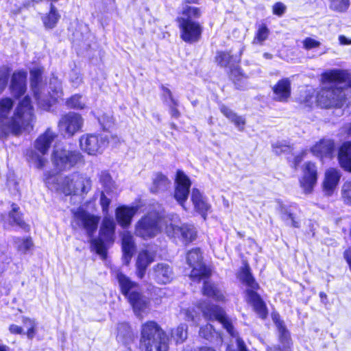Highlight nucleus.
<instances>
[{
    "label": "nucleus",
    "mask_w": 351,
    "mask_h": 351,
    "mask_svg": "<svg viewBox=\"0 0 351 351\" xmlns=\"http://www.w3.org/2000/svg\"><path fill=\"white\" fill-rule=\"evenodd\" d=\"M14 101L9 97L0 99V138L10 134L17 135L22 130L32 129L34 120L30 98L25 96L13 110Z\"/></svg>",
    "instance_id": "nucleus-1"
},
{
    "label": "nucleus",
    "mask_w": 351,
    "mask_h": 351,
    "mask_svg": "<svg viewBox=\"0 0 351 351\" xmlns=\"http://www.w3.org/2000/svg\"><path fill=\"white\" fill-rule=\"evenodd\" d=\"M324 82L335 83V87L324 88L317 96L322 108L341 107L351 94V79L348 73L342 70H330L322 75Z\"/></svg>",
    "instance_id": "nucleus-2"
},
{
    "label": "nucleus",
    "mask_w": 351,
    "mask_h": 351,
    "mask_svg": "<svg viewBox=\"0 0 351 351\" xmlns=\"http://www.w3.org/2000/svg\"><path fill=\"white\" fill-rule=\"evenodd\" d=\"M186 262L192 268L190 278L193 282L204 280L203 294L217 302H225L224 292L217 284L207 281L211 270L202 262V252L199 248L190 250L186 255Z\"/></svg>",
    "instance_id": "nucleus-3"
},
{
    "label": "nucleus",
    "mask_w": 351,
    "mask_h": 351,
    "mask_svg": "<svg viewBox=\"0 0 351 351\" xmlns=\"http://www.w3.org/2000/svg\"><path fill=\"white\" fill-rule=\"evenodd\" d=\"M43 69L36 67L30 71L31 88L34 93L39 108L49 110L52 104L62 95L60 82L57 77H53L49 82V89L46 90L45 86L42 82Z\"/></svg>",
    "instance_id": "nucleus-4"
},
{
    "label": "nucleus",
    "mask_w": 351,
    "mask_h": 351,
    "mask_svg": "<svg viewBox=\"0 0 351 351\" xmlns=\"http://www.w3.org/2000/svg\"><path fill=\"white\" fill-rule=\"evenodd\" d=\"M45 176V184L49 189L62 192L66 195H84L91 189V180L84 174L73 173L62 178L46 173Z\"/></svg>",
    "instance_id": "nucleus-5"
},
{
    "label": "nucleus",
    "mask_w": 351,
    "mask_h": 351,
    "mask_svg": "<svg viewBox=\"0 0 351 351\" xmlns=\"http://www.w3.org/2000/svg\"><path fill=\"white\" fill-rule=\"evenodd\" d=\"M168 337L155 322L142 326L141 343L145 351H168Z\"/></svg>",
    "instance_id": "nucleus-6"
},
{
    "label": "nucleus",
    "mask_w": 351,
    "mask_h": 351,
    "mask_svg": "<svg viewBox=\"0 0 351 351\" xmlns=\"http://www.w3.org/2000/svg\"><path fill=\"white\" fill-rule=\"evenodd\" d=\"M198 309L201 310L204 318L206 320H217L233 337H237V344L239 351H247L244 341L237 337V332L234 330L232 321L226 316L223 309L208 302L200 303ZM227 351H231L230 346H228Z\"/></svg>",
    "instance_id": "nucleus-7"
},
{
    "label": "nucleus",
    "mask_w": 351,
    "mask_h": 351,
    "mask_svg": "<svg viewBox=\"0 0 351 351\" xmlns=\"http://www.w3.org/2000/svg\"><path fill=\"white\" fill-rule=\"evenodd\" d=\"M170 215L162 217L158 212H150L143 217L135 226V234L143 239L155 237L162 230L164 226L169 224Z\"/></svg>",
    "instance_id": "nucleus-8"
},
{
    "label": "nucleus",
    "mask_w": 351,
    "mask_h": 351,
    "mask_svg": "<svg viewBox=\"0 0 351 351\" xmlns=\"http://www.w3.org/2000/svg\"><path fill=\"white\" fill-rule=\"evenodd\" d=\"M115 223L112 218L105 216L99 230L100 237L91 239L90 240L91 249L100 255L103 258L106 256L107 250L104 243L106 241H113L114 234Z\"/></svg>",
    "instance_id": "nucleus-9"
},
{
    "label": "nucleus",
    "mask_w": 351,
    "mask_h": 351,
    "mask_svg": "<svg viewBox=\"0 0 351 351\" xmlns=\"http://www.w3.org/2000/svg\"><path fill=\"white\" fill-rule=\"evenodd\" d=\"M57 137L56 134L50 128H48L45 133L41 134L35 141V148L42 154L39 155L36 152L31 151L28 157L29 160L35 165L36 168H43L46 162V158L43 156L48 152L51 143Z\"/></svg>",
    "instance_id": "nucleus-10"
},
{
    "label": "nucleus",
    "mask_w": 351,
    "mask_h": 351,
    "mask_svg": "<svg viewBox=\"0 0 351 351\" xmlns=\"http://www.w3.org/2000/svg\"><path fill=\"white\" fill-rule=\"evenodd\" d=\"M169 221V224H167L165 228L169 237L181 239L186 243L195 239L197 232L193 226L189 224L180 226V219L177 215H171Z\"/></svg>",
    "instance_id": "nucleus-11"
},
{
    "label": "nucleus",
    "mask_w": 351,
    "mask_h": 351,
    "mask_svg": "<svg viewBox=\"0 0 351 351\" xmlns=\"http://www.w3.org/2000/svg\"><path fill=\"white\" fill-rule=\"evenodd\" d=\"M108 137L104 134H86L80 138L81 149L92 156L101 154L108 146Z\"/></svg>",
    "instance_id": "nucleus-12"
},
{
    "label": "nucleus",
    "mask_w": 351,
    "mask_h": 351,
    "mask_svg": "<svg viewBox=\"0 0 351 351\" xmlns=\"http://www.w3.org/2000/svg\"><path fill=\"white\" fill-rule=\"evenodd\" d=\"M82 158L81 154L77 151L67 150L56 146L52 154V162L60 171L70 169Z\"/></svg>",
    "instance_id": "nucleus-13"
},
{
    "label": "nucleus",
    "mask_w": 351,
    "mask_h": 351,
    "mask_svg": "<svg viewBox=\"0 0 351 351\" xmlns=\"http://www.w3.org/2000/svg\"><path fill=\"white\" fill-rule=\"evenodd\" d=\"M100 218L83 209L78 208L73 213L72 226L73 228L84 229L91 237L97 229Z\"/></svg>",
    "instance_id": "nucleus-14"
},
{
    "label": "nucleus",
    "mask_w": 351,
    "mask_h": 351,
    "mask_svg": "<svg viewBox=\"0 0 351 351\" xmlns=\"http://www.w3.org/2000/svg\"><path fill=\"white\" fill-rule=\"evenodd\" d=\"M180 32V38L186 43L197 42L202 32V27L197 21H187L184 19H177Z\"/></svg>",
    "instance_id": "nucleus-15"
},
{
    "label": "nucleus",
    "mask_w": 351,
    "mask_h": 351,
    "mask_svg": "<svg viewBox=\"0 0 351 351\" xmlns=\"http://www.w3.org/2000/svg\"><path fill=\"white\" fill-rule=\"evenodd\" d=\"M84 119L80 114L69 112L63 115L58 122L60 132L68 136H73L82 128Z\"/></svg>",
    "instance_id": "nucleus-16"
},
{
    "label": "nucleus",
    "mask_w": 351,
    "mask_h": 351,
    "mask_svg": "<svg viewBox=\"0 0 351 351\" xmlns=\"http://www.w3.org/2000/svg\"><path fill=\"white\" fill-rule=\"evenodd\" d=\"M317 180V169L315 164L308 162L305 163L303 176L300 180V184L306 194L311 193Z\"/></svg>",
    "instance_id": "nucleus-17"
},
{
    "label": "nucleus",
    "mask_w": 351,
    "mask_h": 351,
    "mask_svg": "<svg viewBox=\"0 0 351 351\" xmlns=\"http://www.w3.org/2000/svg\"><path fill=\"white\" fill-rule=\"evenodd\" d=\"M176 187L174 197L177 202L184 208V202L188 198L191 181L182 171H178L176 179Z\"/></svg>",
    "instance_id": "nucleus-18"
},
{
    "label": "nucleus",
    "mask_w": 351,
    "mask_h": 351,
    "mask_svg": "<svg viewBox=\"0 0 351 351\" xmlns=\"http://www.w3.org/2000/svg\"><path fill=\"white\" fill-rule=\"evenodd\" d=\"M112 273L119 283L121 293L127 299L133 293L138 292L139 290V285L138 283L132 281L119 269H114L112 270Z\"/></svg>",
    "instance_id": "nucleus-19"
},
{
    "label": "nucleus",
    "mask_w": 351,
    "mask_h": 351,
    "mask_svg": "<svg viewBox=\"0 0 351 351\" xmlns=\"http://www.w3.org/2000/svg\"><path fill=\"white\" fill-rule=\"evenodd\" d=\"M128 300L132 306L134 314L140 319L143 314L147 313L149 310V299L142 295L139 290L129 296Z\"/></svg>",
    "instance_id": "nucleus-20"
},
{
    "label": "nucleus",
    "mask_w": 351,
    "mask_h": 351,
    "mask_svg": "<svg viewBox=\"0 0 351 351\" xmlns=\"http://www.w3.org/2000/svg\"><path fill=\"white\" fill-rule=\"evenodd\" d=\"M27 72L19 70L13 73L10 85L12 94L15 97L23 95L27 89Z\"/></svg>",
    "instance_id": "nucleus-21"
},
{
    "label": "nucleus",
    "mask_w": 351,
    "mask_h": 351,
    "mask_svg": "<svg viewBox=\"0 0 351 351\" xmlns=\"http://www.w3.org/2000/svg\"><path fill=\"white\" fill-rule=\"evenodd\" d=\"M335 151V144L330 139H322L311 148V153L316 157L323 160L324 158H331Z\"/></svg>",
    "instance_id": "nucleus-22"
},
{
    "label": "nucleus",
    "mask_w": 351,
    "mask_h": 351,
    "mask_svg": "<svg viewBox=\"0 0 351 351\" xmlns=\"http://www.w3.org/2000/svg\"><path fill=\"white\" fill-rule=\"evenodd\" d=\"M138 210V207L136 206H121L118 207L115 211L118 223L123 228L129 227L133 217L136 215Z\"/></svg>",
    "instance_id": "nucleus-23"
},
{
    "label": "nucleus",
    "mask_w": 351,
    "mask_h": 351,
    "mask_svg": "<svg viewBox=\"0 0 351 351\" xmlns=\"http://www.w3.org/2000/svg\"><path fill=\"white\" fill-rule=\"evenodd\" d=\"M152 276L158 283L167 284L173 279V273L169 264L161 263L153 268Z\"/></svg>",
    "instance_id": "nucleus-24"
},
{
    "label": "nucleus",
    "mask_w": 351,
    "mask_h": 351,
    "mask_svg": "<svg viewBox=\"0 0 351 351\" xmlns=\"http://www.w3.org/2000/svg\"><path fill=\"white\" fill-rule=\"evenodd\" d=\"M341 176L339 170L337 169L330 168L326 171L323 188L327 195H331L335 190Z\"/></svg>",
    "instance_id": "nucleus-25"
},
{
    "label": "nucleus",
    "mask_w": 351,
    "mask_h": 351,
    "mask_svg": "<svg viewBox=\"0 0 351 351\" xmlns=\"http://www.w3.org/2000/svg\"><path fill=\"white\" fill-rule=\"evenodd\" d=\"M274 99L286 102L291 95V84L288 79L280 80L273 88Z\"/></svg>",
    "instance_id": "nucleus-26"
},
{
    "label": "nucleus",
    "mask_w": 351,
    "mask_h": 351,
    "mask_svg": "<svg viewBox=\"0 0 351 351\" xmlns=\"http://www.w3.org/2000/svg\"><path fill=\"white\" fill-rule=\"evenodd\" d=\"M154 259V254L147 250L141 251L137 257L136 275L139 278H143L145 274L147 267L151 264Z\"/></svg>",
    "instance_id": "nucleus-27"
},
{
    "label": "nucleus",
    "mask_w": 351,
    "mask_h": 351,
    "mask_svg": "<svg viewBox=\"0 0 351 351\" xmlns=\"http://www.w3.org/2000/svg\"><path fill=\"white\" fill-rule=\"evenodd\" d=\"M123 260L128 265L135 251L134 238L129 232H124L122 234Z\"/></svg>",
    "instance_id": "nucleus-28"
},
{
    "label": "nucleus",
    "mask_w": 351,
    "mask_h": 351,
    "mask_svg": "<svg viewBox=\"0 0 351 351\" xmlns=\"http://www.w3.org/2000/svg\"><path fill=\"white\" fill-rule=\"evenodd\" d=\"M191 200L195 209L205 219L206 212L210 209V204L206 197L197 189H193L191 193Z\"/></svg>",
    "instance_id": "nucleus-29"
},
{
    "label": "nucleus",
    "mask_w": 351,
    "mask_h": 351,
    "mask_svg": "<svg viewBox=\"0 0 351 351\" xmlns=\"http://www.w3.org/2000/svg\"><path fill=\"white\" fill-rule=\"evenodd\" d=\"M247 300L252 304L254 311L260 317L264 319L266 317L267 312L265 303L260 296L253 290L247 291Z\"/></svg>",
    "instance_id": "nucleus-30"
},
{
    "label": "nucleus",
    "mask_w": 351,
    "mask_h": 351,
    "mask_svg": "<svg viewBox=\"0 0 351 351\" xmlns=\"http://www.w3.org/2000/svg\"><path fill=\"white\" fill-rule=\"evenodd\" d=\"M12 211L9 213L8 215L2 216L1 217V221L4 228H10L14 225H16L21 228H24L25 223L18 213L19 207L16 204H12Z\"/></svg>",
    "instance_id": "nucleus-31"
},
{
    "label": "nucleus",
    "mask_w": 351,
    "mask_h": 351,
    "mask_svg": "<svg viewBox=\"0 0 351 351\" xmlns=\"http://www.w3.org/2000/svg\"><path fill=\"white\" fill-rule=\"evenodd\" d=\"M338 158L341 167L351 172V142L344 143L341 146Z\"/></svg>",
    "instance_id": "nucleus-32"
},
{
    "label": "nucleus",
    "mask_w": 351,
    "mask_h": 351,
    "mask_svg": "<svg viewBox=\"0 0 351 351\" xmlns=\"http://www.w3.org/2000/svg\"><path fill=\"white\" fill-rule=\"evenodd\" d=\"M117 340L123 345L128 346L134 339V335L127 323H120L117 326Z\"/></svg>",
    "instance_id": "nucleus-33"
},
{
    "label": "nucleus",
    "mask_w": 351,
    "mask_h": 351,
    "mask_svg": "<svg viewBox=\"0 0 351 351\" xmlns=\"http://www.w3.org/2000/svg\"><path fill=\"white\" fill-rule=\"evenodd\" d=\"M169 186L170 181L165 176L156 173L153 178V184L150 188V191L152 193H159L167 190Z\"/></svg>",
    "instance_id": "nucleus-34"
},
{
    "label": "nucleus",
    "mask_w": 351,
    "mask_h": 351,
    "mask_svg": "<svg viewBox=\"0 0 351 351\" xmlns=\"http://www.w3.org/2000/svg\"><path fill=\"white\" fill-rule=\"evenodd\" d=\"M220 110L224 116L234 124L239 131L243 130L245 121L243 117L237 115L232 110L224 105H222L220 107Z\"/></svg>",
    "instance_id": "nucleus-35"
},
{
    "label": "nucleus",
    "mask_w": 351,
    "mask_h": 351,
    "mask_svg": "<svg viewBox=\"0 0 351 351\" xmlns=\"http://www.w3.org/2000/svg\"><path fill=\"white\" fill-rule=\"evenodd\" d=\"M272 319L277 327L280 342L285 347L287 346L289 341V333L286 329L283 321L280 319V315L276 313L272 314Z\"/></svg>",
    "instance_id": "nucleus-36"
},
{
    "label": "nucleus",
    "mask_w": 351,
    "mask_h": 351,
    "mask_svg": "<svg viewBox=\"0 0 351 351\" xmlns=\"http://www.w3.org/2000/svg\"><path fill=\"white\" fill-rule=\"evenodd\" d=\"M202 15L200 8L191 5L182 4V16L178 19H184L187 21H195Z\"/></svg>",
    "instance_id": "nucleus-37"
},
{
    "label": "nucleus",
    "mask_w": 351,
    "mask_h": 351,
    "mask_svg": "<svg viewBox=\"0 0 351 351\" xmlns=\"http://www.w3.org/2000/svg\"><path fill=\"white\" fill-rule=\"evenodd\" d=\"M280 213L281 219L287 225L291 226L294 228H298L300 226V223L296 219L291 207L281 206L280 209Z\"/></svg>",
    "instance_id": "nucleus-38"
},
{
    "label": "nucleus",
    "mask_w": 351,
    "mask_h": 351,
    "mask_svg": "<svg viewBox=\"0 0 351 351\" xmlns=\"http://www.w3.org/2000/svg\"><path fill=\"white\" fill-rule=\"evenodd\" d=\"M239 278L243 283L251 288L253 291L258 287V284L255 282L254 278L250 274V268L247 266H245L241 269L239 274Z\"/></svg>",
    "instance_id": "nucleus-39"
},
{
    "label": "nucleus",
    "mask_w": 351,
    "mask_h": 351,
    "mask_svg": "<svg viewBox=\"0 0 351 351\" xmlns=\"http://www.w3.org/2000/svg\"><path fill=\"white\" fill-rule=\"evenodd\" d=\"M230 77L233 80L237 88L243 89L245 87L247 78L242 74L239 68L231 69Z\"/></svg>",
    "instance_id": "nucleus-40"
},
{
    "label": "nucleus",
    "mask_w": 351,
    "mask_h": 351,
    "mask_svg": "<svg viewBox=\"0 0 351 351\" xmlns=\"http://www.w3.org/2000/svg\"><path fill=\"white\" fill-rule=\"evenodd\" d=\"M330 10L338 12H346L350 7V0H328Z\"/></svg>",
    "instance_id": "nucleus-41"
},
{
    "label": "nucleus",
    "mask_w": 351,
    "mask_h": 351,
    "mask_svg": "<svg viewBox=\"0 0 351 351\" xmlns=\"http://www.w3.org/2000/svg\"><path fill=\"white\" fill-rule=\"evenodd\" d=\"M60 19V14L58 13L55 6L51 3V10L49 14L43 18V23L47 28L51 29L55 27Z\"/></svg>",
    "instance_id": "nucleus-42"
},
{
    "label": "nucleus",
    "mask_w": 351,
    "mask_h": 351,
    "mask_svg": "<svg viewBox=\"0 0 351 351\" xmlns=\"http://www.w3.org/2000/svg\"><path fill=\"white\" fill-rule=\"evenodd\" d=\"M99 182L107 193L115 189V184L107 171H101L99 174Z\"/></svg>",
    "instance_id": "nucleus-43"
},
{
    "label": "nucleus",
    "mask_w": 351,
    "mask_h": 351,
    "mask_svg": "<svg viewBox=\"0 0 351 351\" xmlns=\"http://www.w3.org/2000/svg\"><path fill=\"white\" fill-rule=\"evenodd\" d=\"M171 336L177 343H182L187 338L186 324H182L178 326L176 329L172 330Z\"/></svg>",
    "instance_id": "nucleus-44"
},
{
    "label": "nucleus",
    "mask_w": 351,
    "mask_h": 351,
    "mask_svg": "<svg viewBox=\"0 0 351 351\" xmlns=\"http://www.w3.org/2000/svg\"><path fill=\"white\" fill-rule=\"evenodd\" d=\"M269 34V31L265 24L259 25L253 43L263 45V42L267 39Z\"/></svg>",
    "instance_id": "nucleus-45"
},
{
    "label": "nucleus",
    "mask_w": 351,
    "mask_h": 351,
    "mask_svg": "<svg viewBox=\"0 0 351 351\" xmlns=\"http://www.w3.org/2000/svg\"><path fill=\"white\" fill-rule=\"evenodd\" d=\"M185 320L192 322L195 325L199 324L200 316L195 309V307L184 308L181 311Z\"/></svg>",
    "instance_id": "nucleus-46"
},
{
    "label": "nucleus",
    "mask_w": 351,
    "mask_h": 351,
    "mask_svg": "<svg viewBox=\"0 0 351 351\" xmlns=\"http://www.w3.org/2000/svg\"><path fill=\"white\" fill-rule=\"evenodd\" d=\"M14 243L18 251L22 253H26L33 245L32 241L29 238H15Z\"/></svg>",
    "instance_id": "nucleus-47"
},
{
    "label": "nucleus",
    "mask_w": 351,
    "mask_h": 351,
    "mask_svg": "<svg viewBox=\"0 0 351 351\" xmlns=\"http://www.w3.org/2000/svg\"><path fill=\"white\" fill-rule=\"evenodd\" d=\"M23 324L25 328H27V336L28 339H32L36 333V322L28 317H23Z\"/></svg>",
    "instance_id": "nucleus-48"
},
{
    "label": "nucleus",
    "mask_w": 351,
    "mask_h": 351,
    "mask_svg": "<svg viewBox=\"0 0 351 351\" xmlns=\"http://www.w3.org/2000/svg\"><path fill=\"white\" fill-rule=\"evenodd\" d=\"M199 335L209 341H212L215 337H218L219 334L214 330L211 324H206L199 329Z\"/></svg>",
    "instance_id": "nucleus-49"
},
{
    "label": "nucleus",
    "mask_w": 351,
    "mask_h": 351,
    "mask_svg": "<svg viewBox=\"0 0 351 351\" xmlns=\"http://www.w3.org/2000/svg\"><path fill=\"white\" fill-rule=\"evenodd\" d=\"M232 56L228 52L220 51L216 56L217 62L223 67H227L230 64Z\"/></svg>",
    "instance_id": "nucleus-50"
},
{
    "label": "nucleus",
    "mask_w": 351,
    "mask_h": 351,
    "mask_svg": "<svg viewBox=\"0 0 351 351\" xmlns=\"http://www.w3.org/2000/svg\"><path fill=\"white\" fill-rule=\"evenodd\" d=\"M67 106L72 108L83 109L85 107V103L82 101V96L75 95L71 97L67 101Z\"/></svg>",
    "instance_id": "nucleus-51"
},
{
    "label": "nucleus",
    "mask_w": 351,
    "mask_h": 351,
    "mask_svg": "<svg viewBox=\"0 0 351 351\" xmlns=\"http://www.w3.org/2000/svg\"><path fill=\"white\" fill-rule=\"evenodd\" d=\"M10 69L8 66L0 68V93L6 87Z\"/></svg>",
    "instance_id": "nucleus-52"
},
{
    "label": "nucleus",
    "mask_w": 351,
    "mask_h": 351,
    "mask_svg": "<svg viewBox=\"0 0 351 351\" xmlns=\"http://www.w3.org/2000/svg\"><path fill=\"white\" fill-rule=\"evenodd\" d=\"M341 193L344 202L348 204H351V178L343 184Z\"/></svg>",
    "instance_id": "nucleus-53"
},
{
    "label": "nucleus",
    "mask_w": 351,
    "mask_h": 351,
    "mask_svg": "<svg viewBox=\"0 0 351 351\" xmlns=\"http://www.w3.org/2000/svg\"><path fill=\"white\" fill-rule=\"evenodd\" d=\"M303 48L306 50H311L317 48L321 45V43L311 37L304 38L302 41Z\"/></svg>",
    "instance_id": "nucleus-54"
},
{
    "label": "nucleus",
    "mask_w": 351,
    "mask_h": 351,
    "mask_svg": "<svg viewBox=\"0 0 351 351\" xmlns=\"http://www.w3.org/2000/svg\"><path fill=\"white\" fill-rule=\"evenodd\" d=\"M98 121L104 130H108L114 123L112 117L108 114L102 115L98 118Z\"/></svg>",
    "instance_id": "nucleus-55"
},
{
    "label": "nucleus",
    "mask_w": 351,
    "mask_h": 351,
    "mask_svg": "<svg viewBox=\"0 0 351 351\" xmlns=\"http://www.w3.org/2000/svg\"><path fill=\"white\" fill-rule=\"evenodd\" d=\"M162 98L164 101L170 104L172 103L173 105H178V102L173 99L171 91L168 88L162 86Z\"/></svg>",
    "instance_id": "nucleus-56"
},
{
    "label": "nucleus",
    "mask_w": 351,
    "mask_h": 351,
    "mask_svg": "<svg viewBox=\"0 0 351 351\" xmlns=\"http://www.w3.org/2000/svg\"><path fill=\"white\" fill-rule=\"evenodd\" d=\"M274 152L280 155L290 150V147L282 142H277L272 145Z\"/></svg>",
    "instance_id": "nucleus-57"
},
{
    "label": "nucleus",
    "mask_w": 351,
    "mask_h": 351,
    "mask_svg": "<svg viewBox=\"0 0 351 351\" xmlns=\"http://www.w3.org/2000/svg\"><path fill=\"white\" fill-rule=\"evenodd\" d=\"M110 202V199L105 195V191H102L100 197V204L105 215H107L108 213V207Z\"/></svg>",
    "instance_id": "nucleus-58"
},
{
    "label": "nucleus",
    "mask_w": 351,
    "mask_h": 351,
    "mask_svg": "<svg viewBox=\"0 0 351 351\" xmlns=\"http://www.w3.org/2000/svg\"><path fill=\"white\" fill-rule=\"evenodd\" d=\"M285 5L280 2L276 3L273 6V13L278 16H281L285 12Z\"/></svg>",
    "instance_id": "nucleus-59"
},
{
    "label": "nucleus",
    "mask_w": 351,
    "mask_h": 351,
    "mask_svg": "<svg viewBox=\"0 0 351 351\" xmlns=\"http://www.w3.org/2000/svg\"><path fill=\"white\" fill-rule=\"evenodd\" d=\"M82 79L80 74L73 72L71 75V82L73 86H78L82 82Z\"/></svg>",
    "instance_id": "nucleus-60"
},
{
    "label": "nucleus",
    "mask_w": 351,
    "mask_h": 351,
    "mask_svg": "<svg viewBox=\"0 0 351 351\" xmlns=\"http://www.w3.org/2000/svg\"><path fill=\"white\" fill-rule=\"evenodd\" d=\"M306 154H307V151L304 150V151H302L300 154L295 156L293 162V167L295 168H296L299 165V164L302 161V160L304 159V158Z\"/></svg>",
    "instance_id": "nucleus-61"
},
{
    "label": "nucleus",
    "mask_w": 351,
    "mask_h": 351,
    "mask_svg": "<svg viewBox=\"0 0 351 351\" xmlns=\"http://www.w3.org/2000/svg\"><path fill=\"white\" fill-rule=\"evenodd\" d=\"M9 330L12 334H19V335H21V334L23 333V328L19 326L15 325V324L10 325V328H9Z\"/></svg>",
    "instance_id": "nucleus-62"
},
{
    "label": "nucleus",
    "mask_w": 351,
    "mask_h": 351,
    "mask_svg": "<svg viewBox=\"0 0 351 351\" xmlns=\"http://www.w3.org/2000/svg\"><path fill=\"white\" fill-rule=\"evenodd\" d=\"M170 113L173 117H178L180 115V112L178 109L176 108L177 105H173L172 103L170 104Z\"/></svg>",
    "instance_id": "nucleus-63"
},
{
    "label": "nucleus",
    "mask_w": 351,
    "mask_h": 351,
    "mask_svg": "<svg viewBox=\"0 0 351 351\" xmlns=\"http://www.w3.org/2000/svg\"><path fill=\"white\" fill-rule=\"evenodd\" d=\"M339 43L342 45H351V39H348L343 35H341L339 36Z\"/></svg>",
    "instance_id": "nucleus-64"
}]
</instances>
